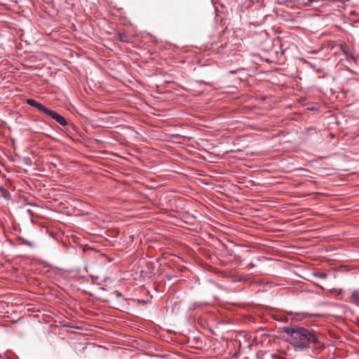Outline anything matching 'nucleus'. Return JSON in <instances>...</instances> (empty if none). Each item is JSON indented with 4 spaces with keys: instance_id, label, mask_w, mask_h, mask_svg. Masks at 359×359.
I'll use <instances>...</instances> for the list:
<instances>
[{
    "instance_id": "10",
    "label": "nucleus",
    "mask_w": 359,
    "mask_h": 359,
    "mask_svg": "<svg viewBox=\"0 0 359 359\" xmlns=\"http://www.w3.org/2000/svg\"><path fill=\"white\" fill-rule=\"evenodd\" d=\"M23 243L28 246H32V243L31 242L25 241Z\"/></svg>"
},
{
    "instance_id": "5",
    "label": "nucleus",
    "mask_w": 359,
    "mask_h": 359,
    "mask_svg": "<svg viewBox=\"0 0 359 359\" xmlns=\"http://www.w3.org/2000/svg\"><path fill=\"white\" fill-rule=\"evenodd\" d=\"M304 2L305 5L310 6L312 2H318V1H333V2H341L345 3L348 1L349 0H306Z\"/></svg>"
},
{
    "instance_id": "1",
    "label": "nucleus",
    "mask_w": 359,
    "mask_h": 359,
    "mask_svg": "<svg viewBox=\"0 0 359 359\" xmlns=\"http://www.w3.org/2000/svg\"><path fill=\"white\" fill-rule=\"evenodd\" d=\"M283 331L290 336V343L300 350H306L318 343L313 331L302 327H284Z\"/></svg>"
},
{
    "instance_id": "8",
    "label": "nucleus",
    "mask_w": 359,
    "mask_h": 359,
    "mask_svg": "<svg viewBox=\"0 0 359 359\" xmlns=\"http://www.w3.org/2000/svg\"><path fill=\"white\" fill-rule=\"evenodd\" d=\"M341 49L343 51V53H344V55H346L348 57H350L351 58V60H353L354 61H355L357 60V57L354 55H350L348 53V52L346 50V49L345 48V47H344L342 45H341Z\"/></svg>"
},
{
    "instance_id": "6",
    "label": "nucleus",
    "mask_w": 359,
    "mask_h": 359,
    "mask_svg": "<svg viewBox=\"0 0 359 359\" xmlns=\"http://www.w3.org/2000/svg\"><path fill=\"white\" fill-rule=\"evenodd\" d=\"M117 39L119 41L128 43L130 41L129 36L125 33L119 32L117 34Z\"/></svg>"
},
{
    "instance_id": "7",
    "label": "nucleus",
    "mask_w": 359,
    "mask_h": 359,
    "mask_svg": "<svg viewBox=\"0 0 359 359\" xmlns=\"http://www.w3.org/2000/svg\"><path fill=\"white\" fill-rule=\"evenodd\" d=\"M0 194L1 196H3L4 198L8 200L11 198L10 193L4 187H0Z\"/></svg>"
},
{
    "instance_id": "3",
    "label": "nucleus",
    "mask_w": 359,
    "mask_h": 359,
    "mask_svg": "<svg viewBox=\"0 0 359 359\" xmlns=\"http://www.w3.org/2000/svg\"><path fill=\"white\" fill-rule=\"evenodd\" d=\"M27 103L29 105L38 109L39 111L43 112L46 114H47L48 111L50 109L48 108H46L45 106H43V104H41V103H39V102H37L35 100L28 99V100H27Z\"/></svg>"
},
{
    "instance_id": "11",
    "label": "nucleus",
    "mask_w": 359,
    "mask_h": 359,
    "mask_svg": "<svg viewBox=\"0 0 359 359\" xmlns=\"http://www.w3.org/2000/svg\"><path fill=\"white\" fill-rule=\"evenodd\" d=\"M321 277H322V278H325V277H326V274H323V275L321 276Z\"/></svg>"
},
{
    "instance_id": "4",
    "label": "nucleus",
    "mask_w": 359,
    "mask_h": 359,
    "mask_svg": "<svg viewBox=\"0 0 359 359\" xmlns=\"http://www.w3.org/2000/svg\"><path fill=\"white\" fill-rule=\"evenodd\" d=\"M350 302L359 306V291L355 290L353 292L350 297Z\"/></svg>"
},
{
    "instance_id": "9",
    "label": "nucleus",
    "mask_w": 359,
    "mask_h": 359,
    "mask_svg": "<svg viewBox=\"0 0 359 359\" xmlns=\"http://www.w3.org/2000/svg\"><path fill=\"white\" fill-rule=\"evenodd\" d=\"M114 294H116V296L117 297H119V298H122V297H123L122 294H121L119 292H118V291H116V292H114Z\"/></svg>"
},
{
    "instance_id": "2",
    "label": "nucleus",
    "mask_w": 359,
    "mask_h": 359,
    "mask_svg": "<svg viewBox=\"0 0 359 359\" xmlns=\"http://www.w3.org/2000/svg\"><path fill=\"white\" fill-rule=\"evenodd\" d=\"M47 115L51 117L53 119H54L55 121H57L62 126H66L67 124L65 118L54 111L49 109L48 111Z\"/></svg>"
}]
</instances>
